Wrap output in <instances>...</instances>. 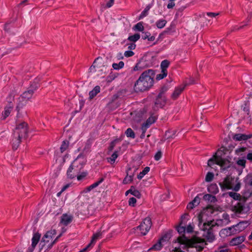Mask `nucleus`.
Here are the masks:
<instances>
[{"mask_svg": "<svg viewBox=\"0 0 252 252\" xmlns=\"http://www.w3.org/2000/svg\"><path fill=\"white\" fill-rule=\"evenodd\" d=\"M144 33V35L142 36V38L144 40L146 39H148V41H153L155 39V36L154 35L151 36V33L149 32H143Z\"/></svg>", "mask_w": 252, "mask_h": 252, "instance_id": "c85d7f7f", "label": "nucleus"}, {"mask_svg": "<svg viewBox=\"0 0 252 252\" xmlns=\"http://www.w3.org/2000/svg\"><path fill=\"white\" fill-rule=\"evenodd\" d=\"M234 227H233V229L232 230V231H229V235L231 236L234 234H236L237 233H238L243 230H244V227L240 228L239 230L237 229L235 226H234V225H233Z\"/></svg>", "mask_w": 252, "mask_h": 252, "instance_id": "5fc2aeb1", "label": "nucleus"}, {"mask_svg": "<svg viewBox=\"0 0 252 252\" xmlns=\"http://www.w3.org/2000/svg\"><path fill=\"white\" fill-rule=\"evenodd\" d=\"M169 88V85L167 84H165L163 85L160 90V92L158 94H160V95L164 96V93L167 91V90Z\"/></svg>", "mask_w": 252, "mask_h": 252, "instance_id": "8fccbe9b", "label": "nucleus"}, {"mask_svg": "<svg viewBox=\"0 0 252 252\" xmlns=\"http://www.w3.org/2000/svg\"><path fill=\"white\" fill-rule=\"evenodd\" d=\"M40 87V85H36L32 82H31L30 86L28 87L30 89L32 90L33 92H35Z\"/></svg>", "mask_w": 252, "mask_h": 252, "instance_id": "e2e57ef3", "label": "nucleus"}, {"mask_svg": "<svg viewBox=\"0 0 252 252\" xmlns=\"http://www.w3.org/2000/svg\"><path fill=\"white\" fill-rule=\"evenodd\" d=\"M11 110L6 108L5 107L4 108V111L2 113V117L1 119L4 120H5L10 114Z\"/></svg>", "mask_w": 252, "mask_h": 252, "instance_id": "c03bdc74", "label": "nucleus"}, {"mask_svg": "<svg viewBox=\"0 0 252 252\" xmlns=\"http://www.w3.org/2000/svg\"><path fill=\"white\" fill-rule=\"evenodd\" d=\"M251 16H249L247 18V21H246V23L244 22L243 23H245V24L243 25L240 26V27H237V26L234 27L233 29L232 30V31H238V30L243 29L244 27H245V26L248 25L247 23L251 21Z\"/></svg>", "mask_w": 252, "mask_h": 252, "instance_id": "09e8293b", "label": "nucleus"}, {"mask_svg": "<svg viewBox=\"0 0 252 252\" xmlns=\"http://www.w3.org/2000/svg\"><path fill=\"white\" fill-rule=\"evenodd\" d=\"M207 190L210 193L215 194L219 192V188L216 184H212L208 187Z\"/></svg>", "mask_w": 252, "mask_h": 252, "instance_id": "a878e982", "label": "nucleus"}, {"mask_svg": "<svg viewBox=\"0 0 252 252\" xmlns=\"http://www.w3.org/2000/svg\"><path fill=\"white\" fill-rule=\"evenodd\" d=\"M227 193L228 194V195L230 197H232L235 200H238V201L241 200V196L239 193L232 192V191L228 192H227Z\"/></svg>", "mask_w": 252, "mask_h": 252, "instance_id": "c756f323", "label": "nucleus"}, {"mask_svg": "<svg viewBox=\"0 0 252 252\" xmlns=\"http://www.w3.org/2000/svg\"><path fill=\"white\" fill-rule=\"evenodd\" d=\"M150 167L148 166H146L144 168L143 171L137 175V178L139 180H141L144 175H145L146 174H147L149 171H150Z\"/></svg>", "mask_w": 252, "mask_h": 252, "instance_id": "e433bc0d", "label": "nucleus"}, {"mask_svg": "<svg viewBox=\"0 0 252 252\" xmlns=\"http://www.w3.org/2000/svg\"><path fill=\"white\" fill-rule=\"evenodd\" d=\"M72 220V217L67 215L63 214L62 217L61 222L64 225H67Z\"/></svg>", "mask_w": 252, "mask_h": 252, "instance_id": "4be33fe9", "label": "nucleus"}, {"mask_svg": "<svg viewBox=\"0 0 252 252\" xmlns=\"http://www.w3.org/2000/svg\"><path fill=\"white\" fill-rule=\"evenodd\" d=\"M155 75L156 70L152 69L143 72L134 83V91L138 93L149 90L154 84Z\"/></svg>", "mask_w": 252, "mask_h": 252, "instance_id": "f257e3e1", "label": "nucleus"}, {"mask_svg": "<svg viewBox=\"0 0 252 252\" xmlns=\"http://www.w3.org/2000/svg\"><path fill=\"white\" fill-rule=\"evenodd\" d=\"M156 118L155 117L150 116L146 121V122L142 124L141 127L147 129V128H149L152 124H153L156 122Z\"/></svg>", "mask_w": 252, "mask_h": 252, "instance_id": "aec40b11", "label": "nucleus"}, {"mask_svg": "<svg viewBox=\"0 0 252 252\" xmlns=\"http://www.w3.org/2000/svg\"><path fill=\"white\" fill-rule=\"evenodd\" d=\"M131 170V168L129 167L126 171V176L124 178L123 181L124 184H127L129 183H131L133 181V177L134 175V172L132 175H129V171Z\"/></svg>", "mask_w": 252, "mask_h": 252, "instance_id": "412c9836", "label": "nucleus"}, {"mask_svg": "<svg viewBox=\"0 0 252 252\" xmlns=\"http://www.w3.org/2000/svg\"><path fill=\"white\" fill-rule=\"evenodd\" d=\"M152 226V220L150 217L146 218L137 227V229H139L142 235H146L150 230Z\"/></svg>", "mask_w": 252, "mask_h": 252, "instance_id": "0eeeda50", "label": "nucleus"}, {"mask_svg": "<svg viewBox=\"0 0 252 252\" xmlns=\"http://www.w3.org/2000/svg\"><path fill=\"white\" fill-rule=\"evenodd\" d=\"M246 163V160L245 158H239L238 160L236 161V163L238 165L242 167L243 168H245Z\"/></svg>", "mask_w": 252, "mask_h": 252, "instance_id": "6e6d98bb", "label": "nucleus"}, {"mask_svg": "<svg viewBox=\"0 0 252 252\" xmlns=\"http://www.w3.org/2000/svg\"><path fill=\"white\" fill-rule=\"evenodd\" d=\"M214 177V174L213 173L209 172L207 173L205 177V181L207 182H211Z\"/></svg>", "mask_w": 252, "mask_h": 252, "instance_id": "3c124183", "label": "nucleus"}, {"mask_svg": "<svg viewBox=\"0 0 252 252\" xmlns=\"http://www.w3.org/2000/svg\"><path fill=\"white\" fill-rule=\"evenodd\" d=\"M21 139L22 138L18 137L17 136L13 134V137L11 142L13 151H15L18 149L21 143Z\"/></svg>", "mask_w": 252, "mask_h": 252, "instance_id": "f3484780", "label": "nucleus"}, {"mask_svg": "<svg viewBox=\"0 0 252 252\" xmlns=\"http://www.w3.org/2000/svg\"><path fill=\"white\" fill-rule=\"evenodd\" d=\"M28 125L27 123L23 122L18 125L14 131L13 134L22 138H26L28 137Z\"/></svg>", "mask_w": 252, "mask_h": 252, "instance_id": "423d86ee", "label": "nucleus"}, {"mask_svg": "<svg viewBox=\"0 0 252 252\" xmlns=\"http://www.w3.org/2000/svg\"><path fill=\"white\" fill-rule=\"evenodd\" d=\"M132 195L135 196L137 198H140L141 197V194L140 192L136 189H133Z\"/></svg>", "mask_w": 252, "mask_h": 252, "instance_id": "774afa93", "label": "nucleus"}, {"mask_svg": "<svg viewBox=\"0 0 252 252\" xmlns=\"http://www.w3.org/2000/svg\"><path fill=\"white\" fill-rule=\"evenodd\" d=\"M167 23V21L164 19H160L156 22V26L158 29L164 27Z\"/></svg>", "mask_w": 252, "mask_h": 252, "instance_id": "72a5a7b5", "label": "nucleus"}, {"mask_svg": "<svg viewBox=\"0 0 252 252\" xmlns=\"http://www.w3.org/2000/svg\"><path fill=\"white\" fill-rule=\"evenodd\" d=\"M170 64V62L167 60H164L162 61L160 64V67L161 70H165V71L167 72V68L169 66Z\"/></svg>", "mask_w": 252, "mask_h": 252, "instance_id": "473e14b6", "label": "nucleus"}, {"mask_svg": "<svg viewBox=\"0 0 252 252\" xmlns=\"http://www.w3.org/2000/svg\"><path fill=\"white\" fill-rule=\"evenodd\" d=\"M41 237V234L38 232H36L33 234V237L32 239V245L29 247L26 252H33L37 244L39 242Z\"/></svg>", "mask_w": 252, "mask_h": 252, "instance_id": "4468645a", "label": "nucleus"}, {"mask_svg": "<svg viewBox=\"0 0 252 252\" xmlns=\"http://www.w3.org/2000/svg\"><path fill=\"white\" fill-rule=\"evenodd\" d=\"M249 105L250 103L249 101H245L244 102V105L242 106V107L243 108V110L244 111L248 113L249 112Z\"/></svg>", "mask_w": 252, "mask_h": 252, "instance_id": "bf43d9fd", "label": "nucleus"}, {"mask_svg": "<svg viewBox=\"0 0 252 252\" xmlns=\"http://www.w3.org/2000/svg\"><path fill=\"white\" fill-rule=\"evenodd\" d=\"M16 93H17L15 90H13L11 91L8 96L6 98L8 104L5 106L6 108L11 110H12L13 108V104L12 103V101L14 100V98Z\"/></svg>", "mask_w": 252, "mask_h": 252, "instance_id": "2eb2a0df", "label": "nucleus"}, {"mask_svg": "<svg viewBox=\"0 0 252 252\" xmlns=\"http://www.w3.org/2000/svg\"><path fill=\"white\" fill-rule=\"evenodd\" d=\"M166 103V98L165 96L158 94L155 101L154 110H156L158 107L163 108Z\"/></svg>", "mask_w": 252, "mask_h": 252, "instance_id": "ddd939ff", "label": "nucleus"}, {"mask_svg": "<svg viewBox=\"0 0 252 252\" xmlns=\"http://www.w3.org/2000/svg\"><path fill=\"white\" fill-rule=\"evenodd\" d=\"M143 22H140L136 24L133 28L132 29L136 31L143 32L144 30V26L143 25Z\"/></svg>", "mask_w": 252, "mask_h": 252, "instance_id": "7c9ffc66", "label": "nucleus"}, {"mask_svg": "<svg viewBox=\"0 0 252 252\" xmlns=\"http://www.w3.org/2000/svg\"><path fill=\"white\" fill-rule=\"evenodd\" d=\"M183 225V224H181V222H180L179 225L176 227V230L179 234H183V235H185L184 233L186 231V226Z\"/></svg>", "mask_w": 252, "mask_h": 252, "instance_id": "37998d69", "label": "nucleus"}, {"mask_svg": "<svg viewBox=\"0 0 252 252\" xmlns=\"http://www.w3.org/2000/svg\"><path fill=\"white\" fill-rule=\"evenodd\" d=\"M148 56H143L133 67L134 71L142 69L145 67H148L152 65L151 63L148 62Z\"/></svg>", "mask_w": 252, "mask_h": 252, "instance_id": "1a4fd4ad", "label": "nucleus"}, {"mask_svg": "<svg viewBox=\"0 0 252 252\" xmlns=\"http://www.w3.org/2000/svg\"><path fill=\"white\" fill-rule=\"evenodd\" d=\"M161 240H158L157 243H156L155 244H154L150 249L149 251L151 250H160L162 247V245L161 244Z\"/></svg>", "mask_w": 252, "mask_h": 252, "instance_id": "f704fd0d", "label": "nucleus"}, {"mask_svg": "<svg viewBox=\"0 0 252 252\" xmlns=\"http://www.w3.org/2000/svg\"><path fill=\"white\" fill-rule=\"evenodd\" d=\"M100 88L99 86H96L93 90L89 92V98L93 99L98 93L100 92Z\"/></svg>", "mask_w": 252, "mask_h": 252, "instance_id": "cd10ccee", "label": "nucleus"}, {"mask_svg": "<svg viewBox=\"0 0 252 252\" xmlns=\"http://www.w3.org/2000/svg\"><path fill=\"white\" fill-rule=\"evenodd\" d=\"M83 157V154H80L69 166L66 173L68 178L70 179H74L75 177H77L78 174L81 172L85 163L83 161H79L78 163V160Z\"/></svg>", "mask_w": 252, "mask_h": 252, "instance_id": "f03ea898", "label": "nucleus"}, {"mask_svg": "<svg viewBox=\"0 0 252 252\" xmlns=\"http://www.w3.org/2000/svg\"><path fill=\"white\" fill-rule=\"evenodd\" d=\"M225 153L223 150H221L219 149L213 156V157L210 158L208 160V166L211 167H213V165L215 164V162H217L219 160H220L224 158L222 157L224 155Z\"/></svg>", "mask_w": 252, "mask_h": 252, "instance_id": "9d476101", "label": "nucleus"}, {"mask_svg": "<svg viewBox=\"0 0 252 252\" xmlns=\"http://www.w3.org/2000/svg\"><path fill=\"white\" fill-rule=\"evenodd\" d=\"M140 38V35L139 33H135L132 35L129 36L127 38V40L129 41L135 42L138 41Z\"/></svg>", "mask_w": 252, "mask_h": 252, "instance_id": "2f4dec72", "label": "nucleus"}, {"mask_svg": "<svg viewBox=\"0 0 252 252\" xmlns=\"http://www.w3.org/2000/svg\"><path fill=\"white\" fill-rule=\"evenodd\" d=\"M248 223V221H240L239 223H238L237 224L234 225V226H235L237 229H238L239 230L241 228H243L244 227V230L247 227V225H244V224H247Z\"/></svg>", "mask_w": 252, "mask_h": 252, "instance_id": "de8ad7c7", "label": "nucleus"}, {"mask_svg": "<svg viewBox=\"0 0 252 252\" xmlns=\"http://www.w3.org/2000/svg\"><path fill=\"white\" fill-rule=\"evenodd\" d=\"M214 226V225H212L211 227L207 229L206 230V234L205 235H203V236L206 237L208 242L210 243L212 242L215 239V235L213 233V227Z\"/></svg>", "mask_w": 252, "mask_h": 252, "instance_id": "a211bd4d", "label": "nucleus"}, {"mask_svg": "<svg viewBox=\"0 0 252 252\" xmlns=\"http://www.w3.org/2000/svg\"><path fill=\"white\" fill-rule=\"evenodd\" d=\"M203 198L204 200L208 201L210 203H215L218 201L215 196L210 194H205L203 196Z\"/></svg>", "mask_w": 252, "mask_h": 252, "instance_id": "bb28decb", "label": "nucleus"}, {"mask_svg": "<svg viewBox=\"0 0 252 252\" xmlns=\"http://www.w3.org/2000/svg\"><path fill=\"white\" fill-rule=\"evenodd\" d=\"M199 195H202V194L200 193V194H198L193 199V200L191 201V202H192L193 204H194L195 207L197 206L200 202V198L199 197Z\"/></svg>", "mask_w": 252, "mask_h": 252, "instance_id": "052dcab7", "label": "nucleus"}, {"mask_svg": "<svg viewBox=\"0 0 252 252\" xmlns=\"http://www.w3.org/2000/svg\"><path fill=\"white\" fill-rule=\"evenodd\" d=\"M229 233V231H228V230H227V229H226L225 228L222 229L220 231V235L221 237L228 236H230Z\"/></svg>", "mask_w": 252, "mask_h": 252, "instance_id": "13d9d810", "label": "nucleus"}, {"mask_svg": "<svg viewBox=\"0 0 252 252\" xmlns=\"http://www.w3.org/2000/svg\"><path fill=\"white\" fill-rule=\"evenodd\" d=\"M220 208V206L215 207L214 206L211 205H208L206 208H203L198 216V226L200 227L201 223L204 221V220L203 218L204 216L207 217L211 216L215 211H219Z\"/></svg>", "mask_w": 252, "mask_h": 252, "instance_id": "39448f33", "label": "nucleus"}, {"mask_svg": "<svg viewBox=\"0 0 252 252\" xmlns=\"http://www.w3.org/2000/svg\"><path fill=\"white\" fill-rule=\"evenodd\" d=\"M234 177H232L229 175L227 176L224 179L223 182H220L219 185L222 190L225 189H233L235 191H238L240 190L241 184L239 181V177H237L235 179L236 182V185L233 188Z\"/></svg>", "mask_w": 252, "mask_h": 252, "instance_id": "20e7f679", "label": "nucleus"}, {"mask_svg": "<svg viewBox=\"0 0 252 252\" xmlns=\"http://www.w3.org/2000/svg\"><path fill=\"white\" fill-rule=\"evenodd\" d=\"M185 87H179L176 88L171 95L173 99H176L184 90Z\"/></svg>", "mask_w": 252, "mask_h": 252, "instance_id": "b1692460", "label": "nucleus"}, {"mask_svg": "<svg viewBox=\"0 0 252 252\" xmlns=\"http://www.w3.org/2000/svg\"><path fill=\"white\" fill-rule=\"evenodd\" d=\"M69 141L67 140H64L62 142V144L60 147V150L61 153L64 152L68 147Z\"/></svg>", "mask_w": 252, "mask_h": 252, "instance_id": "a19ab883", "label": "nucleus"}, {"mask_svg": "<svg viewBox=\"0 0 252 252\" xmlns=\"http://www.w3.org/2000/svg\"><path fill=\"white\" fill-rule=\"evenodd\" d=\"M97 187V186L96 185V184H95L94 183L92 185H91V186L85 188V189H84V191L85 192H88L90 191L92 189H94Z\"/></svg>", "mask_w": 252, "mask_h": 252, "instance_id": "0e129e2a", "label": "nucleus"}, {"mask_svg": "<svg viewBox=\"0 0 252 252\" xmlns=\"http://www.w3.org/2000/svg\"><path fill=\"white\" fill-rule=\"evenodd\" d=\"M88 173L87 172H83L80 174H78L77 179L78 181L82 180L87 175Z\"/></svg>", "mask_w": 252, "mask_h": 252, "instance_id": "338daca9", "label": "nucleus"}, {"mask_svg": "<svg viewBox=\"0 0 252 252\" xmlns=\"http://www.w3.org/2000/svg\"><path fill=\"white\" fill-rule=\"evenodd\" d=\"M245 240V236H239L232 238L229 242V245L231 246H237L241 244L242 242H244Z\"/></svg>", "mask_w": 252, "mask_h": 252, "instance_id": "dca6fc26", "label": "nucleus"}, {"mask_svg": "<svg viewBox=\"0 0 252 252\" xmlns=\"http://www.w3.org/2000/svg\"><path fill=\"white\" fill-rule=\"evenodd\" d=\"M176 130L169 129L166 130L164 135L165 139H173L176 135Z\"/></svg>", "mask_w": 252, "mask_h": 252, "instance_id": "393cba45", "label": "nucleus"}, {"mask_svg": "<svg viewBox=\"0 0 252 252\" xmlns=\"http://www.w3.org/2000/svg\"><path fill=\"white\" fill-rule=\"evenodd\" d=\"M56 234V230L55 229H51L47 231L46 233L43 235L42 240L40 242V245H41L42 243H48L52 237ZM45 244L42 245L40 250L44 246Z\"/></svg>", "mask_w": 252, "mask_h": 252, "instance_id": "f8f14e48", "label": "nucleus"}, {"mask_svg": "<svg viewBox=\"0 0 252 252\" xmlns=\"http://www.w3.org/2000/svg\"><path fill=\"white\" fill-rule=\"evenodd\" d=\"M125 134L127 137H130L132 139L135 137V134L131 128H127L125 131Z\"/></svg>", "mask_w": 252, "mask_h": 252, "instance_id": "ea45409f", "label": "nucleus"}, {"mask_svg": "<svg viewBox=\"0 0 252 252\" xmlns=\"http://www.w3.org/2000/svg\"><path fill=\"white\" fill-rule=\"evenodd\" d=\"M21 99L23 98V99H26L27 101H28L30 99H31L32 96H31L29 94H27L25 91L20 96Z\"/></svg>", "mask_w": 252, "mask_h": 252, "instance_id": "4d7b16f0", "label": "nucleus"}, {"mask_svg": "<svg viewBox=\"0 0 252 252\" xmlns=\"http://www.w3.org/2000/svg\"><path fill=\"white\" fill-rule=\"evenodd\" d=\"M245 209V205L243 203L241 202L237 203V205L233 206V211H235L236 213L241 214Z\"/></svg>", "mask_w": 252, "mask_h": 252, "instance_id": "5701e85b", "label": "nucleus"}, {"mask_svg": "<svg viewBox=\"0 0 252 252\" xmlns=\"http://www.w3.org/2000/svg\"><path fill=\"white\" fill-rule=\"evenodd\" d=\"M27 102L28 101H27L26 99H23V98L21 99L20 97L18 98L16 107V110L17 112V118H22L24 115H26L27 112L25 110L24 108L26 106Z\"/></svg>", "mask_w": 252, "mask_h": 252, "instance_id": "6e6552de", "label": "nucleus"}, {"mask_svg": "<svg viewBox=\"0 0 252 252\" xmlns=\"http://www.w3.org/2000/svg\"><path fill=\"white\" fill-rule=\"evenodd\" d=\"M177 240L179 243L184 245L182 248L184 250H186L187 252H189L190 247H195L193 245L205 243V240L203 238L197 236H193L191 238H189L185 235L178 237Z\"/></svg>", "mask_w": 252, "mask_h": 252, "instance_id": "7ed1b4c3", "label": "nucleus"}, {"mask_svg": "<svg viewBox=\"0 0 252 252\" xmlns=\"http://www.w3.org/2000/svg\"><path fill=\"white\" fill-rule=\"evenodd\" d=\"M124 63L123 61H120L118 63H113L112 67L114 69L119 70L124 67Z\"/></svg>", "mask_w": 252, "mask_h": 252, "instance_id": "a18cd8bd", "label": "nucleus"}, {"mask_svg": "<svg viewBox=\"0 0 252 252\" xmlns=\"http://www.w3.org/2000/svg\"><path fill=\"white\" fill-rule=\"evenodd\" d=\"M117 75L115 73H113L112 72L107 77V80L108 82H111L114 80Z\"/></svg>", "mask_w": 252, "mask_h": 252, "instance_id": "680f3d73", "label": "nucleus"}, {"mask_svg": "<svg viewBox=\"0 0 252 252\" xmlns=\"http://www.w3.org/2000/svg\"><path fill=\"white\" fill-rule=\"evenodd\" d=\"M118 152L119 151H115L111 155V157L108 158V161L110 162L111 164L114 163L116 159L118 158Z\"/></svg>", "mask_w": 252, "mask_h": 252, "instance_id": "79ce46f5", "label": "nucleus"}, {"mask_svg": "<svg viewBox=\"0 0 252 252\" xmlns=\"http://www.w3.org/2000/svg\"><path fill=\"white\" fill-rule=\"evenodd\" d=\"M174 25L171 24L168 28H166V30L163 31V32L165 33V34H170L171 32H174Z\"/></svg>", "mask_w": 252, "mask_h": 252, "instance_id": "864d4df0", "label": "nucleus"}, {"mask_svg": "<svg viewBox=\"0 0 252 252\" xmlns=\"http://www.w3.org/2000/svg\"><path fill=\"white\" fill-rule=\"evenodd\" d=\"M215 164L220 166V171L221 172L228 171V168L230 167L235 169L236 168L235 165H232V163L229 159L225 158L220 160H219L217 162H215Z\"/></svg>", "mask_w": 252, "mask_h": 252, "instance_id": "9b49d317", "label": "nucleus"}, {"mask_svg": "<svg viewBox=\"0 0 252 252\" xmlns=\"http://www.w3.org/2000/svg\"><path fill=\"white\" fill-rule=\"evenodd\" d=\"M173 231L170 230H169L168 232H167L164 235H163L160 239L159 240H161V241H165L166 240H168L170 238V237L172 236V233Z\"/></svg>", "mask_w": 252, "mask_h": 252, "instance_id": "c9c22d12", "label": "nucleus"}, {"mask_svg": "<svg viewBox=\"0 0 252 252\" xmlns=\"http://www.w3.org/2000/svg\"><path fill=\"white\" fill-rule=\"evenodd\" d=\"M213 221L210 220L208 221L207 222H204L203 224L201 223V225H200V227H199L200 229L204 231H205L208 228L207 226L211 227L213 224H212Z\"/></svg>", "mask_w": 252, "mask_h": 252, "instance_id": "4c0bfd02", "label": "nucleus"}, {"mask_svg": "<svg viewBox=\"0 0 252 252\" xmlns=\"http://www.w3.org/2000/svg\"><path fill=\"white\" fill-rule=\"evenodd\" d=\"M232 138L235 141H240L250 139V136L245 134L238 133L233 134Z\"/></svg>", "mask_w": 252, "mask_h": 252, "instance_id": "6ab92c4d", "label": "nucleus"}, {"mask_svg": "<svg viewBox=\"0 0 252 252\" xmlns=\"http://www.w3.org/2000/svg\"><path fill=\"white\" fill-rule=\"evenodd\" d=\"M102 235V232L101 231L98 232L93 235L92 239L91 242L90 243H91V245L92 244L94 243V242L99 238H100Z\"/></svg>", "mask_w": 252, "mask_h": 252, "instance_id": "49530a36", "label": "nucleus"}, {"mask_svg": "<svg viewBox=\"0 0 252 252\" xmlns=\"http://www.w3.org/2000/svg\"><path fill=\"white\" fill-rule=\"evenodd\" d=\"M136 203V199L134 197H131L129 199L128 204L129 206L134 207Z\"/></svg>", "mask_w": 252, "mask_h": 252, "instance_id": "69168bd1", "label": "nucleus"}, {"mask_svg": "<svg viewBox=\"0 0 252 252\" xmlns=\"http://www.w3.org/2000/svg\"><path fill=\"white\" fill-rule=\"evenodd\" d=\"M199 244H196L195 245H193L195 247H190V249L191 248H195V250H190L189 252H202L204 247L203 246H201L198 245Z\"/></svg>", "mask_w": 252, "mask_h": 252, "instance_id": "58836bf2", "label": "nucleus"}, {"mask_svg": "<svg viewBox=\"0 0 252 252\" xmlns=\"http://www.w3.org/2000/svg\"><path fill=\"white\" fill-rule=\"evenodd\" d=\"M167 75V72L165 71V70H161V73L158 74L156 76V79L158 81L163 79Z\"/></svg>", "mask_w": 252, "mask_h": 252, "instance_id": "603ef678", "label": "nucleus"}]
</instances>
